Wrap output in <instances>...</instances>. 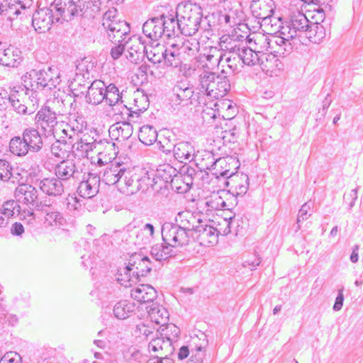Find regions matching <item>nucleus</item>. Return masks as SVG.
Wrapping results in <instances>:
<instances>
[{"label": "nucleus", "mask_w": 363, "mask_h": 363, "mask_svg": "<svg viewBox=\"0 0 363 363\" xmlns=\"http://www.w3.org/2000/svg\"><path fill=\"white\" fill-rule=\"evenodd\" d=\"M176 16L182 34L191 36L198 31L202 18L201 9L199 6L191 2L179 4L177 7Z\"/></svg>", "instance_id": "20e7f679"}, {"label": "nucleus", "mask_w": 363, "mask_h": 363, "mask_svg": "<svg viewBox=\"0 0 363 363\" xmlns=\"http://www.w3.org/2000/svg\"><path fill=\"white\" fill-rule=\"evenodd\" d=\"M255 49L261 55L265 52L277 53L280 56L288 55L293 49L291 43L284 41L281 36L272 38L264 35L257 36L255 40Z\"/></svg>", "instance_id": "6e6552de"}, {"label": "nucleus", "mask_w": 363, "mask_h": 363, "mask_svg": "<svg viewBox=\"0 0 363 363\" xmlns=\"http://www.w3.org/2000/svg\"><path fill=\"white\" fill-rule=\"evenodd\" d=\"M138 52L143 51V57H146L147 60L153 64L159 63L162 60L163 57V45L157 44L155 48L152 45H145L141 38L138 39Z\"/></svg>", "instance_id": "c85d7f7f"}, {"label": "nucleus", "mask_w": 363, "mask_h": 363, "mask_svg": "<svg viewBox=\"0 0 363 363\" xmlns=\"http://www.w3.org/2000/svg\"><path fill=\"white\" fill-rule=\"evenodd\" d=\"M203 344H201L199 346H196L195 349H191V356L187 363H203L205 354V345H206V340H203Z\"/></svg>", "instance_id": "052dcab7"}, {"label": "nucleus", "mask_w": 363, "mask_h": 363, "mask_svg": "<svg viewBox=\"0 0 363 363\" xmlns=\"http://www.w3.org/2000/svg\"><path fill=\"white\" fill-rule=\"evenodd\" d=\"M143 32L151 40H157L161 38L163 32L160 17L145 21L143 26Z\"/></svg>", "instance_id": "72a5a7b5"}, {"label": "nucleus", "mask_w": 363, "mask_h": 363, "mask_svg": "<svg viewBox=\"0 0 363 363\" xmlns=\"http://www.w3.org/2000/svg\"><path fill=\"white\" fill-rule=\"evenodd\" d=\"M35 124L46 137L53 135L55 138V127L57 124L56 113L50 107L42 108L35 116Z\"/></svg>", "instance_id": "f8f14e48"}, {"label": "nucleus", "mask_w": 363, "mask_h": 363, "mask_svg": "<svg viewBox=\"0 0 363 363\" xmlns=\"http://www.w3.org/2000/svg\"><path fill=\"white\" fill-rule=\"evenodd\" d=\"M223 224L226 225L225 228H222L223 235H227L233 231L237 234L238 232V228L240 226V218L235 215L229 218H223Z\"/></svg>", "instance_id": "13d9d810"}, {"label": "nucleus", "mask_w": 363, "mask_h": 363, "mask_svg": "<svg viewBox=\"0 0 363 363\" xmlns=\"http://www.w3.org/2000/svg\"><path fill=\"white\" fill-rule=\"evenodd\" d=\"M23 136L32 152H40L43 146V141L39 131L34 128H27L23 132Z\"/></svg>", "instance_id": "473e14b6"}, {"label": "nucleus", "mask_w": 363, "mask_h": 363, "mask_svg": "<svg viewBox=\"0 0 363 363\" xmlns=\"http://www.w3.org/2000/svg\"><path fill=\"white\" fill-rule=\"evenodd\" d=\"M135 305L133 302L127 300L121 301L113 308V313L118 319L123 320L135 312Z\"/></svg>", "instance_id": "37998d69"}, {"label": "nucleus", "mask_w": 363, "mask_h": 363, "mask_svg": "<svg viewBox=\"0 0 363 363\" xmlns=\"http://www.w3.org/2000/svg\"><path fill=\"white\" fill-rule=\"evenodd\" d=\"M19 0H5L4 1V11L9 18L17 17L23 11L18 4Z\"/></svg>", "instance_id": "603ef678"}, {"label": "nucleus", "mask_w": 363, "mask_h": 363, "mask_svg": "<svg viewBox=\"0 0 363 363\" xmlns=\"http://www.w3.org/2000/svg\"><path fill=\"white\" fill-rule=\"evenodd\" d=\"M157 138L156 130L151 125H144L140 128L138 138L145 145H152Z\"/></svg>", "instance_id": "09e8293b"}, {"label": "nucleus", "mask_w": 363, "mask_h": 363, "mask_svg": "<svg viewBox=\"0 0 363 363\" xmlns=\"http://www.w3.org/2000/svg\"><path fill=\"white\" fill-rule=\"evenodd\" d=\"M74 6L75 8L76 16H83L84 15L89 9L91 7L92 1L91 0H74Z\"/></svg>", "instance_id": "e2e57ef3"}, {"label": "nucleus", "mask_w": 363, "mask_h": 363, "mask_svg": "<svg viewBox=\"0 0 363 363\" xmlns=\"http://www.w3.org/2000/svg\"><path fill=\"white\" fill-rule=\"evenodd\" d=\"M121 98L118 89L113 84H110L108 86L105 85L104 101L108 105V108L105 111L106 116H110L112 114V107L118 104Z\"/></svg>", "instance_id": "e433bc0d"}, {"label": "nucleus", "mask_w": 363, "mask_h": 363, "mask_svg": "<svg viewBox=\"0 0 363 363\" xmlns=\"http://www.w3.org/2000/svg\"><path fill=\"white\" fill-rule=\"evenodd\" d=\"M218 235L217 228L207 225L202 220L198 225L195 232L191 234V237L203 246H208L217 242Z\"/></svg>", "instance_id": "2eb2a0df"}, {"label": "nucleus", "mask_w": 363, "mask_h": 363, "mask_svg": "<svg viewBox=\"0 0 363 363\" xmlns=\"http://www.w3.org/2000/svg\"><path fill=\"white\" fill-rule=\"evenodd\" d=\"M200 48V44L197 39L191 38L186 40L179 48L182 53L186 54L188 56L196 55Z\"/></svg>", "instance_id": "3c124183"}, {"label": "nucleus", "mask_w": 363, "mask_h": 363, "mask_svg": "<svg viewBox=\"0 0 363 363\" xmlns=\"http://www.w3.org/2000/svg\"><path fill=\"white\" fill-rule=\"evenodd\" d=\"M222 52L216 47H210L189 63L179 65L180 72L186 77L199 74L208 69H214L223 62Z\"/></svg>", "instance_id": "f257e3e1"}, {"label": "nucleus", "mask_w": 363, "mask_h": 363, "mask_svg": "<svg viewBox=\"0 0 363 363\" xmlns=\"http://www.w3.org/2000/svg\"><path fill=\"white\" fill-rule=\"evenodd\" d=\"M204 156L207 160H210V163L206 166V169L211 171L217 178L220 177L229 178L237 168V161L233 157L216 159L212 152H206Z\"/></svg>", "instance_id": "1a4fd4ad"}, {"label": "nucleus", "mask_w": 363, "mask_h": 363, "mask_svg": "<svg viewBox=\"0 0 363 363\" xmlns=\"http://www.w3.org/2000/svg\"><path fill=\"white\" fill-rule=\"evenodd\" d=\"M160 19L162 24L163 35L171 38L175 35H178L179 33H182L181 27L179 25L180 23L176 14H163L160 16Z\"/></svg>", "instance_id": "c756f323"}, {"label": "nucleus", "mask_w": 363, "mask_h": 363, "mask_svg": "<svg viewBox=\"0 0 363 363\" xmlns=\"http://www.w3.org/2000/svg\"><path fill=\"white\" fill-rule=\"evenodd\" d=\"M89 136L84 135L79 140L72 145L71 144L72 151L75 157L79 159L88 157L89 153L96 147V145L101 143V141H89Z\"/></svg>", "instance_id": "cd10ccee"}, {"label": "nucleus", "mask_w": 363, "mask_h": 363, "mask_svg": "<svg viewBox=\"0 0 363 363\" xmlns=\"http://www.w3.org/2000/svg\"><path fill=\"white\" fill-rule=\"evenodd\" d=\"M305 34L311 42L320 43L325 38L326 30L322 24L309 22L308 28H307Z\"/></svg>", "instance_id": "58836bf2"}, {"label": "nucleus", "mask_w": 363, "mask_h": 363, "mask_svg": "<svg viewBox=\"0 0 363 363\" xmlns=\"http://www.w3.org/2000/svg\"><path fill=\"white\" fill-rule=\"evenodd\" d=\"M138 319L140 320L138 324L142 328L143 323L155 327V325H164L169 319V313L162 306L154 302L138 314Z\"/></svg>", "instance_id": "9d476101"}, {"label": "nucleus", "mask_w": 363, "mask_h": 363, "mask_svg": "<svg viewBox=\"0 0 363 363\" xmlns=\"http://www.w3.org/2000/svg\"><path fill=\"white\" fill-rule=\"evenodd\" d=\"M155 330V328L143 323V328L138 324V342H147V349L155 356H168L174 351V346L165 340Z\"/></svg>", "instance_id": "f03ea898"}, {"label": "nucleus", "mask_w": 363, "mask_h": 363, "mask_svg": "<svg viewBox=\"0 0 363 363\" xmlns=\"http://www.w3.org/2000/svg\"><path fill=\"white\" fill-rule=\"evenodd\" d=\"M176 224L191 235L201 223V219L189 211H184L177 213L175 218Z\"/></svg>", "instance_id": "393cba45"}, {"label": "nucleus", "mask_w": 363, "mask_h": 363, "mask_svg": "<svg viewBox=\"0 0 363 363\" xmlns=\"http://www.w3.org/2000/svg\"><path fill=\"white\" fill-rule=\"evenodd\" d=\"M278 57L281 56L274 52L262 53L260 55L258 65L267 74L277 75L283 67Z\"/></svg>", "instance_id": "aec40b11"}, {"label": "nucleus", "mask_w": 363, "mask_h": 363, "mask_svg": "<svg viewBox=\"0 0 363 363\" xmlns=\"http://www.w3.org/2000/svg\"><path fill=\"white\" fill-rule=\"evenodd\" d=\"M76 173H78V172L75 163L72 160H63L55 167L56 177L63 183L67 182L71 178H74Z\"/></svg>", "instance_id": "7c9ffc66"}, {"label": "nucleus", "mask_w": 363, "mask_h": 363, "mask_svg": "<svg viewBox=\"0 0 363 363\" xmlns=\"http://www.w3.org/2000/svg\"><path fill=\"white\" fill-rule=\"evenodd\" d=\"M180 52L179 48L175 43H172L169 48L163 47V57L166 65L177 67L180 65V59L179 57Z\"/></svg>", "instance_id": "a19ab883"}, {"label": "nucleus", "mask_w": 363, "mask_h": 363, "mask_svg": "<svg viewBox=\"0 0 363 363\" xmlns=\"http://www.w3.org/2000/svg\"><path fill=\"white\" fill-rule=\"evenodd\" d=\"M20 209L21 206L17 201L9 200L4 202L1 206H0V216L6 219L7 224L11 218L18 215H21L25 219L28 218V223H31L35 220V214L33 211H28V212L25 211L21 214Z\"/></svg>", "instance_id": "a211bd4d"}, {"label": "nucleus", "mask_w": 363, "mask_h": 363, "mask_svg": "<svg viewBox=\"0 0 363 363\" xmlns=\"http://www.w3.org/2000/svg\"><path fill=\"white\" fill-rule=\"evenodd\" d=\"M227 184L235 196L245 195L249 189V177L246 174H235L228 178Z\"/></svg>", "instance_id": "bb28decb"}, {"label": "nucleus", "mask_w": 363, "mask_h": 363, "mask_svg": "<svg viewBox=\"0 0 363 363\" xmlns=\"http://www.w3.org/2000/svg\"><path fill=\"white\" fill-rule=\"evenodd\" d=\"M252 16L262 21L274 13V2L272 0H253L250 5Z\"/></svg>", "instance_id": "a878e982"}, {"label": "nucleus", "mask_w": 363, "mask_h": 363, "mask_svg": "<svg viewBox=\"0 0 363 363\" xmlns=\"http://www.w3.org/2000/svg\"><path fill=\"white\" fill-rule=\"evenodd\" d=\"M53 22V12L50 9H40L33 14L32 25L40 33L48 31Z\"/></svg>", "instance_id": "dca6fc26"}, {"label": "nucleus", "mask_w": 363, "mask_h": 363, "mask_svg": "<svg viewBox=\"0 0 363 363\" xmlns=\"http://www.w3.org/2000/svg\"><path fill=\"white\" fill-rule=\"evenodd\" d=\"M221 39V48L228 51L229 55H236L237 56L242 45L236 40H232L230 37L223 36Z\"/></svg>", "instance_id": "5fc2aeb1"}, {"label": "nucleus", "mask_w": 363, "mask_h": 363, "mask_svg": "<svg viewBox=\"0 0 363 363\" xmlns=\"http://www.w3.org/2000/svg\"><path fill=\"white\" fill-rule=\"evenodd\" d=\"M159 148L166 155H169L173 152V148L175 144L172 143L167 138H160L157 141Z\"/></svg>", "instance_id": "774afa93"}, {"label": "nucleus", "mask_w": 363, "mask_h": 363, "mask_svg": "<svg viewBox=\"0 0 363 363\" xmlns=\"http://www.w3.org/2000/svg\"><path fill=\"white\" fill-rule=\"evenodd\" d=\"M100 181L99 175L89 173L86 179L79 183L77 187V194L84 199L94 197L99 193Z\"/></svg>", "instance_id": "f3484780"}, {"label": "nucleus", "mask_w": 363, "mask_h": 363, "mask_svg": "<svg viewBox=\"0 0 363 363\" xmlns=\"http://www.w3.org/2000/svg\"><path fill=\"white\" fill-rule=\"evenodd\" d=\"M155 331L173 345L177 341L180 333V330L177 326L174 324H167V323L164 325H161L160 328L155 329Z\"/></svg>", "instance_id": "49530a36"}, {"label": "nucleus", "mask_w": 363, "mask_h": 363, "mask_svg": "<svg viewBox=\"0 0 363 363\" xmlns=\"http://www.w3.org/2000/svg\"><path fill=\"white\" fill-rule=\"evenodd\" d=\"M74 0H54L52 6L60 16L66 21L76 16Z\"/></svg>", "instance_id": "c9c22d12"}, {"label": "nucleus", "mask_w": 363, "mask_h": 363, "mask_svg": "<svg viewBox=\"0 0 363 363\" xmlns=\"http://www.w3.org/2000/svg\"><path fill=\"white\" fill-rule=\"evenodd\" d=\"M157 297V291L154 287L149 284L138 285V314L144 311L145 306L154 303Z\"/></svg>", "instance_id": "4be33fe9"}, {"label": "nucleus", "mask_w": 363, "mask_h": 363, "mask_svg": "<svg viewBox=\"0 0 363 363\" xmlns=\"http://www.w3.org/2000/svg\"><path fill=\"white\" fill-rule=\"evenodd\" d=\"M107 37L110 41L116 45V43L126 41V38L129 35L130 28L129 24L121 21L118 23H108L105 21V28Z\"/></svg>", "instance_id": "4468645a"}, {"label": "nucleus", "mask_w": 363, "mask_h": 363, "mask_svg": "<svg viewBox=\"0 0 363 363\" xmlns=\"http://www.w3.org/2000/svg\"><path fill=\"white\" fill-rule=\"evenodd\" d=\"M117 170L111 168L107 172V177L113 176V180H108L113 184L119 182L123 177V184L119 187L120 191L125 195L124 204L125 208L130 211L133 212L135 208L136 193L135 176L136 173L134 171V167L132 169H126L125 168L120 169L118 172Z\"/></svg>", "instance_id": "7ed1b4c3"}, {"label": "nucleus", "mask_w": 363, "mask_h": 363, "mask_svg": "<svg viewBox=\"0 0 363 363\" xmlns=\"http://www.w3.org/2000/svg\"><path fill=\"white\" fill-rule=\"evenodd\" d=\"M159 178L153 169L143 167L138 172V191L147 193L154 190Z\"/></svg>", "instance_id": "6ab92c4d"}, {"label": "nucleus", "mask_w": 363, "mask_h": 363, "mask_svg": "<svg viewBox=\"0 0 363 363\" xmlns=\"http://www.w3.org/2000/svg\"><path fill=\"white\" fill-rule=\"evenodd\" d=\"M72 141H70L69 144H68L67 141L64 139L57 140L51 145L50 150L52 154L57 157H63L66 154L67 149L69 147Z\"/></svg>", "instance_id": "6e6d98bb"}, {"label": "nucleus", "mask_w": 363, "mask_h": 363, "mask_svg": "<svg viewBox=\"0 0 363 363\" xmlns=\"http://www.w3.org/2000/svg\"><path fill=\"white\" fill-rule=\"evenodd\" d=\"M9 150L14 155L23 157L28 153L30 149L22 135V137L15 136L11 139L9 142Z\"/></svg>", "instance_id": "a18cd8bd"}, {"label": "nucleus", "mask_w": 363, "mask_h": 363, "mask_svg": "<svg viewBox=\"0 0 363 363\" xmlns=\"http://www.w3.org/2000/svg\"><path fill=\"white\" fill-rule=\"evenodd\" d=\"M23 61L22 52L18 48L0 41V65L8 67H18Z\"/></svg>", "instance_id": "ddd939ff"}, {"label": "nucleus", "mask_w": 363, "mask_h": 363, "mask_svg": "<svg viewBox=\"0 0 363 363\" xmlns=\"http://www.w3.org/2000/svg\"><path fill=\"white\" fill-rule=\"evenodd\" d=\"M45 218L50 222H53L55 225H64L65 223V219L62 214L59 211H52V209L47 213Z\"/></svg>", "instance_id": "69168bd1"}, {"label": "nucleus", "mask_w": 363, "mask_h": 363, "mask_svg": "<svg viewBox=\"0 0 363 363\" xmlns=\"http://www.w3.org/2000/svg\"><path fill=\"white\" fill-rule=\"evenodd\" d=\"M206 205L211 210H219L227 206L225 200L219 192L213 193L206 201Z\"/></svg>", "instance_id": "bf43d9fd"}, {"label": "nucleus", "mask_w": 363, "mask_h": 363, "mask_svg": "<svg viewBox=\"0 0 363 363\" xmlns=\"http://www.w3.org/2000/svg\"><path fill=\"white\" fill-rule=\"evenodd\" d=\"M162 240L172 247H179L189 243L191 235L177 224L165 223L161 230Z\"/></svg>", "instance_id": "9b49d317"}, {"label": "nucleus", "mask_w": 363, "mask_h": 363, "mask_svg": "<svg viewBox=\"0 0 363 363\" xmlns=\"http://www.w3.org/2000/svg\"><path fill=\"white\" fill-rule=\"evenodd\" d=\"M173 92L175 96V101L178 102V104L187 102L194 94L193 88L184 82L177 83L173 88Z\"/></svg>", "instance_id": "c03bdc74"}, {"label": "nucleus", "mask_w": 363, "mask_h": 363, "mask_svg": "<svg viewBox=\"0 0 363 363\" xmlns=\"http://www.w3.org/2000/svg\"><path fill=\"white\" fill-rule=\"evenodd\" d=\"M62 204L65 212L72 216L77 217L81 215L82 203L74 194H69L63 201Z\"/></svg>", "instance_id": "79ce46f5"}, {"label": "nucleus", "mask_w": 363, "mask_h": 363, "mask_svg": "<svg viewBox=\"0 0 363 363\" xmlns=\"http://www.w3.org/2000/svg\"><path fill=\"white\" fill-rule=\"evenodd\" d=\"M109 133L116 140H125L130 138L133 132V126L128 122L117 123L109 128Z\"/></svg>", "instance_id": "f704fd0d"}, {"label": "nucleus", "mask_w": 363, "mask_h": 363, "mask_svg": "<svg viewBox=\"0 0 363 363\" xmlns=\"http://www.w3.org/2000/svg\"><path fill=\"white\" fill-rule=\"evenodd\" d=\"M40 189L49 196H60L65 191V184L56 177L37 180Z\"/></svg>", "instance_id": "412c9836"}, {"label": "nucleus", "mask_w": 363, "mask_h": 363, "mask_svg": "<svg viewBox=\"0 0 363 363\" xmlns=\"http://www.w3.org/2000/svg\"><path fill=\"white\" fill-rule=\"evenodd\" d=\"M138 277L140 276L145 277L151 272L152 267V262L147 256H142L140 254L138 253Z\"/></svg>", "instance_id": "4d7b16f0"}, {"label": "nucleus", "mask_w": 363, "mask_h": 363, "mask_svg": "<svg viewBox=\"0 0 363 363\" xmlns=\"http://www.w3.org/2000/svg\"><path fill=\"white\" fill-rule=\"evenodd\" d=\"M218 108V111L223 113V116L228 119L234 117L236 113V107L230 100H222L216 104Z\"/></svg>", "instance_id": "864d4df0"}, {"label": "nucleus", "mask_w": 363, "mask_h": 363, "mask_svg": "<svg viewBox=\"0 0 363 363\" xmlns=\"http://www.w3.org/2000/svg\"><path fill=\"white\" fill-rule=\"evenodd\" d=\"M208 69L199 75L200 91L212 99H218L226 95L230 84L227 77L218 75Z\"/></svg>", "instance_id": "39448f33"}, {"label": "nucleus", "mask_w": 363, "mask_h": 363, "mask_svg": "<svg viewBox=\"0 0 363 363\" xmlns=\"http://www.w3.org/2000/svg\"><path fill=\"white\" fill-rule=\"evenodd\" d=\"M14 196L18 202L34 205L38 199V192L35 187L22 182L16 188Z\"/></svg>", "instance_id": "5701e85b"}, {"label": "nucleus", "mask_w": 363, "mask_h": 363, "mask_svg": "<svg viewBox=\"0 0 363 363\" xmlns=\"http://www.w3.org/2000/svg\"><path fill=\"white\" fill-rule=\"evenodd\" d=\"M169 247H163L162 245L157 246L152 248L151 255L155 257L156 260H164L169 257Z\"/></svg>", "instance_id": "0e129e2a"}, {"label": "nucleus", "mask_w": 363, "mask_h": 363, "mask_svg": "<svg viewBox=\"0 0 363 363\" xmlns=\"http://www.w3.org/2000/svg\"><path fill=\"white\" fill-rule=\"evenodd\" d=\"M309 21L306 15L299 11L290 12L286 20L284 21V26L281 31L282 39L291 43V40L301 37L307 30Z\"/></svg>", "instance_id": "0eeeda50"}, {"label": "nucleus", "mask_w": 363, "mask_h": 363, "mask_svg": "<svg viewBox=\"0 0 363 363\" xmlns=\"http://www.w3.org/2000/svg\"><path fill=\"white\" fill-rule=\"evenodd\" d=\"M312 207V203L310 202H306L301 207L296 219V226L295 228V231L298 232L301 229L300 223L306 220L311 215L309 213V211Z\"/></svg>", "instance_id": "680f3d73"}, {"label": "nucleus", "mask_w": 363, "mask_h": 363, "mask_svg": "<svg viewBox=\"0 0 363 363\" xmlns=\"http://www.w3.org/2000/svg\"><path fill=\"white\" fill-rule=\"evenodd\" d=\"M51 67L48 70L32 69L27 72L23 77V81L26 86H29L33 89L50 91L60 84V74L54 72Z\"/></svg>", "instance_id": "423d86ee"}, {"label": "nucleus", "mask_w": 363, "mask_h": 363, "mask_svg": "<svg viewBox=\"0 0 363 363\" xmlns=\"http://www.w3.org/2000/svg\"><path fill=\"white\" fill-rule=\"evenodd\" d=\"M11 104L13 108L18 113L26 114L27 113L28 107L24 104H22L16 94H11L8 98L0 97V103L4 106V108L6 103Z\"/></svg>", "instance_id": "8fccbe9b"}, {"label": "nucleus", "mask_w": 363, "mask_h": 363, "mask_svg": "<svg viewBox=\"0 0 363 363\" xmlns=\"http://www.w3.org/2000/svg\"><path fill=\"white\" fill-rule=\"evenodd\" d=\"M132 271L133 269L129 265L118 269L116 275L117 281L125 288L132 287L136 279L134 272H133V277L131 276Z\"/></svg>", "instance_id": "de8ad7c7"}, {"label": "nucleus", "mask_w": 363, "mask_h": 363, "mask_svg": "<svg viewBox=\"0 0 363 363\" xmlns=\"http://www.w3.org/2000/svg\"><path fill=\"white\" fill-rule=\"evenodd\" d=\"M173 156L178 162L187 164L195 157L194 146L189 142H179L173 148Z\"/></svg>", "instance_id": "b1692460"}, {"label": "nucleus", "mask_w": 363, "mask_h": 363, "mask_svg": "<svg viewBox=\"0 0 363 363\" xmlns=\"http://www.w3.org/2000/svg\"><path fill=\"white\" fill-rule=\"evenodd\" d=\"M138 100L140 101V106H138V107H139L138 108V114L139 112L146 111L150 105L148 96L145 93L143 89L139 88H138Z\"/></svg>", "instance_id": "338daca9"}, {"label": "nucleus", "mask_w": 363, "mask_h": 363, "mask_svg": "<svg viewBox=\"0 0 363 363\" xmlns=\"http://www.w3.org/2000/svg\"><path fill=\"white\" fill-rule=\"evenodd\" d=\"M238 59L247 66H255L259 62L260 55L252 48H248L242 45L239 52H238Z\"/></svg>", "instance_id": "4c0bfd02"}, {"label": "nucleus", "mask_w": 363, "mask_h": 363, "mask_svg": "<svg viewBox=\"0 0 363 363\" xmlns=\"http://www.w3.org/2000/svg\"><path fill=\"white\" fill-rule=\"evenodd\" d=\"M105 84L101 80L94 81L88 87L86 95V101L94 105H98L104 100Z\"/></svg>", "instance_id": "2f4dec72"}, {"label": "nucleus", "mask_w": 363, "mask_h": 363, "mask_svg": "<svg viewBox=\"0 0 363 363\" xmlns=\"http://www.w3.org/2000/svg\"><path fill=\"white\" fill-rule=\"evenodd\" d=\"M259 23L265 32H267L269 34L279 33V36H281V31L284 26V22H283L280 18H276L272 15Z\"/></svg>", "instance_id": "ea45409f"}]
</instances>
